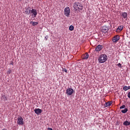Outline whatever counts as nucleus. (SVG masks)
I'll list each match as a JSON object with an SVG mask.
<instances>
[{"instance_id": "obj_25", "label": "nucleus", "mask_w": 130, "mask_h": 130, "mask_svg": "<svg viewBox=\"0 0 130 130\" xmlns=\"http://www.w3.org/2000/svg\"><path fill=\"white\" fill-rule=\"evenodd\" d=\"M118 67H119V68H121V64L120 63H119L118 64H117Z\"/></svg>"}, {"instance_id": "obj_28", "label": "nucleus", "mask_w": 130, "mask_h": 130, "mask_svg": "<svg viewBox=\"0 0 130 130\" xmlns=\"http://www.w3.org/2000/svg\"><path fill=\"white\" fill-rule=\"evenodd\" d=\"M69 56L71 57V58H74V56L70 55Z\"/></svg>"}, {"instance_id": "obj_17", "label": "nucleus", "mask_w": 130, "mask_h": 130, "mask_svg": "<svg viewBox=\"0 0 130 130\" xmlns=\"http://www.w3.org/2000/svg\"><path fill=\"white\" fill-rule=\"evenodd\" d=\"M130 125V122L125 121L123 122V125Z\"/></svg>"}, {"instance_id": "obj_31", "label": "nucleus", "mask_w": 130, "mask_h": 130, "mask_svg": "<svg viewBox=\"0 0 130 130\" xmlns=\"http://www.w3.org/2000/svg\"><path fill=\"white\" fill-rule=\"evenodd\" d=\"M127 87H128V90H129V89H130V86H128Z\"/></svg>"}, {"instance_id": "obj_15", "label": "nucleus", "mask_w": 130, "mask_h": 130, "mask_svg": "<svg viewBox=\"0 0 130 130\" xmlns=\"http://www.w3.org/2000/svg\"><path fill=\"white\" fill-rule=\"evenodd\" d=\"M111 104H112V103L111 102H108L106 103L105 106V107H108L109 106H111Z\"/></svg>"}, {"instance_id": "obj_7", "label": "nucleus", "mask_w": 130, "mask_h": 130, "mask_svg": "<svg viewBox=\"0 0 130 130\" xmlns=\"http://www.w3.org/2000/svg\"><path fill=\"white\" fill-rule=\"evenodd\" d=\"M30 12L32 14L31 16H34V18H36L37 16V10H36V9H32Z\"/></svg>"}, {"instance_id": "obj_20", "label": "nucleus", "mask_w": 130, "mask_h": 130, "mask_svg": "<svg viewBox=\"0 0 130 130\" xmlns=\"http://www.w3.org/2000/svg\"><path fill=\"white\" fill-rule=\"evenodd\" d=\"M123 90H124V91H127V90H128V88L127 86H125L123 87Z\"/></svg>"}, {"instance_id": "obj_13", "label": "nucleus", "mask_w": 130, "mask_h": 130, "mask_svg": "<svg viewBox=\"0 0 130 130\" xmlns=\"http://www.w3.org/2000/svg\"><path fill=\"white\" fill-rule=\"evenodd\" d=\"M123 29V26L121 25L118 27L116 30V32H121Z\"/></svg>"}, {"instance_id": "obj_30", "label": "nucleus", "mask_w": 130, "mask_h": 130, "mask_svg": "<svg viewBox=\"0 0 130 130\" xmlns=\"http://www.w3.org/2000/svg\"><path fill=\"white\" fill-rule=\"evenodd\" d=\"M45 40L47 41V38L45 37Z\"/></svg>"}, {"instance_id": "obj_22", "label": "nucleus", "mask_w": 130, "mask_h": 130, "mask_svg": "<svg viewBox=\"0 0 130 130\" xmlns=\"http://www.w3.org/2000/svg\"><path fill=\"white\" fill-rule=\"evenodd\" d=\"M123 108H125V105H122L120 107V109H123Z\"/></svg>"}, {"instance_id": "obj_18", "label": "nucleus", "mask_w": 130, "mask_h": 130, "mask_svg": "<svg viewBox=\"0 0 130 130\" xmlns=\"http://www.w3.org/2000/svg\"><path fill=\"white\" fill-rule=\"evenodd\" d=\"M127 108H125L124 110H121V112L122 113H126V112H127Z\"/></svg>"}, {"instance_id": "obj_14", "label": "nucleus", "mask_w": 130, "mask_h": 130, "mask_svg": "<svg viewBox=\"0 0 130 130\" xmlns=\"http://www.w3.org/2000/svg\"><path fill=\"white\" fill-rule=\"evenodd\" d=\"M121 16L124 19H126L127 18V13L126 12H123Z\"/></svg>"}, {"instance_id": "obj_11", "label": "nucleus", "mask_w": 130, "mask_h": 130, "mask_svg": "<svg viewBox=\"0 0 130 130\" xmlns=\"http://www.w3.org/2000/svg\"><path fill=\"white\" fill-rule=\"evenodd\" d=\"M82 59H88L89 58V54L88 53H85L81 56Z\"/></svg>"}, {"instance_id": "obj_29", "label": "nucleus", "mask_w": 130, "mask_h": 130, "mask_svg": "<svg viewBox=\"0 0 130 130\" xmlns=\"http://www.w3.org/2000/svg\"><path fill=\"white\" fill-rule=\"evenodd\" d=\"M48 130H53L52 128L48 127Z\"/></svg>"}, {"instance_id": "obj_9", "label": "nucleus", "mask_w": 130, "mask_h": 130, "mask_svg": "<svg viewBox=\"0 0 130 130\" xmlns=\"http://www.w3.org/2000/svg\"><path fill=\"white\" fill-rule=\"evenodd\" d=\"M103 48V46L102 45H98L96 47H95V51H101V50H102V49Z\"/></svg>"}, {"instance_id": "obj_23", "label": "nucleus", "mask_w": 130, "mask_h": 130, "mask_svg": "<svg viewBox=\"0 0 130 130\" xmlns=\"http://www.w3.org/2000/svg\"><path fill=\"white\" fill-rule=\"evenodd\" d=\"M11 73H12V70H9L8 71H7V74H8L9 75H10V74H11Z\"/></svg>"}, {"instance_id": "obj_6", "label": "nucleus", "mask_w": 130, "mask_h": 130, "mask_svg": "<svg viewBox=\"0 0 130 130\" xmlns=\"http://www.w3.org/2000/svg\"><path fill=\"white\" fill-rule=\"evenodd\" d=\"M108 27H107V26H103L102 27V32L103 33V34H106V33H107V32H108Z\"/></svg>"}, {"instance_id": "obj_19", "label": "nucleus", "mask_w": 130, "mask_h": 130, "mask_svg": "<svg viewBox=\"0 0 130 130\" xmlns=\"http://www.w3.org/2000/svg\"><path fill=\"white\" fill-rule=\"evenodd\" d=\"M69 30L70 31H73L74 30V26L70 25V27H69Z\"/></svg>"}, {"instance_id": "obj_24", "label": "nucleus", "mask_w": 130, "mask_h": 130, "mask_svg": "<svg viewBox=\"0 0 130 130\" xmlns=\"http://www.w3.org/2000/svg\"><path fill=\"white\" fill-rule=\"evenodd\" d=\"M62 71L63 72H65V73H68V70H67V69H62Z\"/></svg>"}, {"instance_id": "obj_21", "label": "nucleus", "mask_w": 130, "mask_h": 130, "mask_svg": "<svg viewBox=\"0 0 130 130\" xmlns=\"http://www.w3.org/2000/svg\"><path fill=\"white\" fill-rule=\"evenodd\" d=\"M3 99L4 101H7V100H8V98H7L6 95L3 96Z\"/></svg>"}, {"instance_id": "obj_10", "label": "nucleus", "mask_w": 130, "mask_h": 130, "mask_svg": "<svg viewBox=\"0 0 130 130\" xmlns=\"http://www.w3.org/2000/svg\"><path fill=\"white\" fill-rule=\"evenodd\" d=\"M25 10L24 12L25 14L26 15H30V13H31V8L29 7L25 8Z\"/></svg>"}, {"instance_id": "obj_27", "label": "nucleus", "mask_w": 130, "mask_h": 130, "mask_svg": "<svg viewBox=\"0 0 130 130\" xmlns=\"http://www.w3.org/2000/svg\"><path fill=\"white\" fill-rule=\"evenodd\" d=\"M10 64H12V66H14V62L13 61H11Z\"/></svg>"}, {"instance_id": "obj_8", "label": "nucleus", "mask_w": 130, "mask_h": 130, "mask_svg": "<svg viewBox=\"0 0 130 130\" xmlns=\"http://www.w3.org/2000/svg\"><path fill=\"white\" fill-rule=\"evenodd\" d=\"M119 39H120L119 36L116 35L113 38L112 41L113 42H114V43H115L117 42V41H118Z\"/></svg>"}, {"instance_id": "obj_5", "label": "nucleus", "mask_w": 130, "mask_h": 130, "mask_svg": "<svg viewBox=\"0 0 130 130\" xmlns=\"http://www.w3.org/2000/svg\"><path fill=\"white\" fill-rule=\"evenodd\" d=\"M17 123L19 125H22L24 124V119L22 117H18L17 119Z\"/></svg>"}, {"instance_id": "obj_4", "label": "nucleus", "mask_w": 130, "mask_h": 130, "mask_svg": "<svg viewBox=\"0 0 130 130\" xmlns=\"http://www.w3.org/2000/svg\"><path fill=\"white\" fill-rule=\"evenodd\" d=\"M73 93H74V89H73L72 88H68L66 90V94L68 96H71V95L73 94Z\"/></svg>"}, {"instance_id": "obj_3", "label": "nucleus", "mask_w": 130, "mask_h": 130, "mask_svg": "<svg viewBox=\"0 0 130 130\" xmlns=\"http://www.w3.org/2000/svg\"><path fill=\"white\" fill-rule=\"evenodd\" d=\"M71 10L70 9V8L68 7H67L65 8L64 12V15L66 16V17H70V13Z\"/></svg>"}, {"instance_id": "obj_12", "label": "nucleus", "mask_w": 130, "mask_h": 130, "mask_svg": "<svg viewBox=\"0 0 130 130\" xmlns=\"http://www.w3.org/2000/svg\"><path fill=\"white\" fill-rule=\"evenodd\" d=\"M34 111L36 114H38V115H39V114L42 113V110L39 108L35 109Z\"/></svg>"}, {"instance_id": "obj_1", "label": "nucleus", "mask_w": 130, "mask_h": 130, "mask_svg": "<svg viewBox=\"0 0 130 130\" xmlns=\"http://www.w3.org/2000/svg\"><path fill=\"white\" fill-rule=\"evenodd\" d=\"M73 8L75 11L79 10L82 11V10H83V5L79 2H75L74 4Z\"/></svg>"}, {"instance_id": "obj_16", "label": "nucleus", "mask_w": 130, "mask_h": 130, "mask_svg": "<svg viewBox=\"0 0 130 130\" xmlns=\"http://www.w3.org/2000/svg\"><path fill=\"white\" fill-rule=\"evenodd\" d=\"M30 24H31L33 26H37V25H38V22L35 21H31Z\"/></svg>"}, {"instance_id": "obj_32", "label": "nucleus", "mask_w": 130, "mask_h": 130, "mask_svg": "<svg viewBox=\"0 0 130 130\" xmlns=\"http://www.w3.org/2000/svg\"><path fill=\"white\" fill-rule=\"evenodd\" d=\"M19 2H22V0H19Z\"/></svg>"}, {"instance_id": "obj_26", "label": "nucleus", "mask_w": 130, "mask_h": 130, "mask_svg": "<svg viewBox=\"0 0 130 130\" xmlns=\"http://www.w3.org/2000/svg\"><path fill=\"white\" fill-rule=\"evenodd\" d=\"M127 97L128 98H129V99H130V92H129L127 94Z\"/></svg>"}, {"instance_id": "obj_2", "label": "nucleus", "mask_w": 130, "mask_h": 130, "mask_svg": "<svg viewBox=\"0 0 130 130\" xmlns=\"http://www.w3.org/2000/svg\"><path fill=\"white\" fill-rule=\"evenodd\" d=\"M107 60V55L105 54H102L100 56L99 58V61L100 63H103Z\"/></svg>"}]
</instances>
